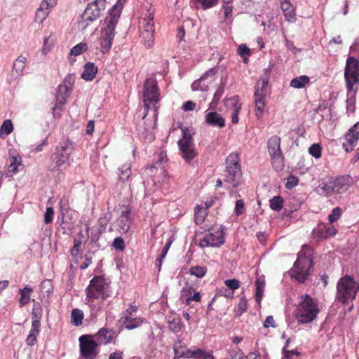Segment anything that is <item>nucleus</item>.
Masks as SVG:
<instances>
[{
    "label": "nucleus",
    "mask_w": 359,
    "mask_h": 359,
    "mask_svg": "<svg viewBox=\"0 0 359 359\" xmlns=\"http://www.w3.org/2000/svg\"><path fill=\"white\" fill-rule=\"evenodd\" d=\"M126 0H117L116 4L109 11L100 31V50L107 53L111 49L112 41L115 36V28Z\"/></svg>",
    "instance_id": "1"
},
{
    "label": "nucleus",
    "mask_w": 359,
    "mask_h": 359,
    "mask_svg": "<svg viewBox=\"0 0 359 359\" xmlns=\"http://www.w3.org/2000/svg\"><path fill=\"white\" fill-rule=\"evenodd\" d=\"M353 182V178L348 175L338 176L336 178L330 177L327 180H322L318 187V191L319 194L326 197L340 194L346 191Z\"/></svg>",
    "instance_id": "2"
},
{
    "label": "nucleus",
    "mask_w": 359,
    "mask_h": 359,
    "mask_svg": "<svg viewBox=\"0 0 359 359\" xmlns=\"http://www.w3.org/2000/svg\"><path fill=\"white\" fill-rule=\"evenodd\" d=\"M308 245L302 246L297 259L290 270V275L301 283L305 282L309 276L310 269L313 266V259Z\"/></svg>",
    "instance_id": "3"
},
{
    "label": "nucleus",
    "mask_w": 359,
    "mask_h": 359,
    "mask_svg": "<svg viewBox=\"0 0 359 359\" xmlns=\"http://www.w3.org/2000/svg\"><path fill=\"white\" fill-rule=\"evenodd\" d=\"M224 175V182L231 184L233 188L241 184L242 171L238 154L231 153L226 157Z\"/></svg>",
    "instance_id": "4"
},
{
    "label": "nucleus",
    "mask_w": 359,
    "mask_h": 359,
    "mask_svg": "<svg viewBox=\"0 0 359 359\" xmlns=\"http://www.w3.org/2000/svg\"><path fill=\"white\" fill-rule=\"evenodd\" d=\"M319 311L314 300L309 294H304L296 309V319L302 324L309 323L316 318Z\"/></svg>",
    "instance_id": "5"
},
{
    "label": "nucleus",
    "mask_w": 359,
    "mask_h": 359,
    "mask_svg": "<svg viewBox=\"0 0 359 359\" xmlns=\"http://www.w3.org/2000/svg\"><path fill=\"white\" fill-rule=\"evenodd\" d=\"M109 287L104 276H95L86 289L88 302L90 303L96 299H106L109 297Z\"/></svg>",
    "instance_id": "6"
},
{
    "label": "nucleus",
    "mask_w": 359,
    "mask_h": 359,
    "mask_svg": "<svg viewBox=\"0 0 359 359\" xmlns=\"http://www.w3.org/2000/svg\"><path fill=\"white\" fill-rule=\"evenodd\" d=\"M106 0H95L89 3L79 21V27L86 29L94 21L97 20L106 8Z\"/></svg>",
    "instance_id": "7"
},
{
    "label": "nucleus",
    "mask_w": 359,
    "mask_h": 359,
    "mask_svg": "<svg viewBox=\"0 0 359 359\" xmlns=\"http://www.w3.org/2000/svg\"><path fill=\"white\" fill-rule=\"evenodd\" d=\"M337 290L338 299L342 304H346L348 301H351L355 298L357 292L359 290V285L352 277L346 276L339 280Z\"/></svg>",
    "instance_id": "8"
},
{
    "label": "nucleus",
    "mask_w": 359,
    "mask_h": 359,
    "mask_svg": "<svg viewBox=\"0 0 359 359\" xmlns=\"http://www.w3.org/2000/svg\"><path fill=\"white\" fill-rule=\"evenodd\" d=\"M160 99L161 94L156 80L154 78H147L143 86V102L145 110L144 116L147 114L149 109V103L153 104V109L156 114L157 107L155 104L160 101Z\"/></svg>",
    "instance_id": "9"
},
{
    "label": "nucleus",
    "mask_w": 359,
    "mask_h": 359,
    "mask_svg": "<svg viewBox=\"0 0 359 359\" xmlns=\"http://www.w3.org/2000/svg\"><path fill=\"white\" fill-rule=\"evenodd\" d=\"M74 149V143L66 139L59 143L53 156L54 165L49 166L50 171L60 170L69 159L70 155Z\"/></svg>",
    "instance_id": "10"
},
{
    "label": "nucleus",
    "mask_w": 359,
    "mask_h": 359,
    "mask_svg": "<svg viewBox=\"0 0 359 359\" xmlns=\"http://www.w3.org/2000/svg\"><path fill=\"white\" fill-rule=\"evenodd\" d=\"M182 137L177 142L180 155L186 163L191 164L193 160L198 156L195 150L192 135L187 128H182Z\"/></svg>",
    "instance_id": "11"
},
{
    "label": "nucleus",
    "mask_w": 359,
    "mask_h": 359,
    "mask_svg": "<svg viewBox=\"0 0 359 359\" xmlns=\"http://www.w3.org/2000/svg\"><path fill=\"white\" fill-rule=\"evenodd\" d=\"M139 32L141 42L147 48L154 45V22L153 14L148 12V15L142 18L139 22Z\"/></svg>",
    "instance_id": "12"
},
{
    "label": "nucleus",
    "mask_w": 359,
    "mask_h": 359,
    "mask_svg": "<svg viewBox=\"0 0 359 359\" xmlns=\"http://www.w3.org/2000/svg\"><path fill=\"white\" fill-rule=\"evenodd\" d=\"M344 76L347 90H355L353 86L359 84V64L354 57H348Z\"/></svg>",
    "instance_id": "13"
},
{
    "label": "nucleus",
    "mask_w": 359,
    "mask_h": 359,
    "mask_svg": "<svg viewBox=\"0 0 359 359\" xmlns=\"http://www.w3.org/2000/svg\"><path fill=\"white\" fill-rule=\"evenodd\" d=\"M280 137L278 135L271 137L267 142L268 151L270 154L272 163L277 164L276 169L277 170H281L283 165V153L280 149Z\"/></svg>",
    "instance_id": "14"
},
{
    "label": "nucleus",
    "mask_w": 359,
    "mask_h": 359,
    "mask_svg": "<svg viewBox=\"0 0 359 359\" xmlns=\"http://www.w3.org/2000/svg\"><path fill=\"white\" fill-rule=\"evenodd\" d=\"M268 86V81L263 79L257 83L255 91V105L256 109V116L261 118L263 115L264 109L265 107V98L266 96V90Z\"/></svg>",
    "instance_id": "15"
},
{
    "label": "nucleus",
    "mask_w": 359,
    "mask_h": 359,
    "mask_svg": "<svg viewBox=\"0 0 359 359\" xmlns=\"http://www.w3.org/2000/svg\"><path fill=\"white\" fill-rule=\"evenodd\" d=\"M81 354L85 359H95L97 356L96 348L97 343L90 335H82L79 339Z\"/></svg>",
    "instance_id": "16"
},
{
    "label": "nucleus",
    "mask_w": 359,
    "mask_h": 359,
    "mask_svg": "<svg viewBox=\"0 0 359 359\" xmlns=\"http://www.w3.org/2000/svg\"><path fill=\"white\" fill-rule=\"evenodd\" d=\"M342 147L348 153L352 151L357 146L359 140V122L354 124L344 135Z\"/></svg>",
    "instance_id": "17"
},
{
    "label": "nucleus",
    "mask_w": 359,
    "mask_h": 359,
    "mask_svg": "<svg viewBox=\"0 0 359 359\" xmlns=\"http://www.w3.org/2000/svg\"><path fill=\"white\" fill-rule=\"evenodd\" d=\"M224 243V238L222 231H217L214 233L209 232L205 235L198 243L202 248L206 247H219Z\"/></svg>",
    "instance_id": "18"
},
{
    "label": "nucleus",
    "mask_w": 359,
    "mask_h": 359,
    "mask_svg": "<svg viewBox=\"0 0 359 359\" xmlns=\"http://www.w3.org/2000/svg\"><path fill=\"white\" fill-rule=\"evenodd\" d=\"M154 163L149 167L151 174L164 175L165 172V165L168 161L167 154L164 151L159 153L154 158Z\"/></svg>",
    "instance_id": "19"
},
{
    "label": "nucleus",
    "mask_w": 359,
    "mask_h": 359,
    "mask_svg": "<svg viewBox=\"0 0 359 359\" xmlns=\"http://www.w3.org/2000/svg\"><path fill=\"white\" fill-rule=\"evenodd\" d=\"M130 215V210L126 209L122 212L121 215L116 220L114 227L120 233H126L129 230L131 225Z\"/></svg>",
    "instance_id": "20"
},
{
    "label": "nucleus",
    "mask_w": 359,
    "mask_h": 359,
    "mask_svg": "<svg viewBox=\"0 0 359 359\" xmlns=\"http://www.w3.org/2000/svg\"><path fill=\"white\" fill-rule=\"evenodd\" d=\"M205 123L212 127L224 128L225 126V120L216 111L207 112L205 114Z\"/></svg>",
    "instance_id": "21"
},
{
    "label": "nucleus",
    "mask_w": 359,
    "mask_h": 359,
    "mask_svg": "<svg viewBox=\"0 0 359 359\" xmlns=\"http://www.w3.org/2000/svg\"><path fill=\"white\" fill-rule=\"evenodd\" d=\"M114 332L107 328H101L95 335L100 344L107 345L111 343L114 339Z\"/></svg>",
    "instance_id": "22"
},
{
    "label": "nucleus",
    "mask_w": 359,
    "mask_h": 359,
    "mask_svg": "<svg viewBox=\"0 0 359 359\" xmlns=\"http://www.w3.org/2000/svg\"><path fill=\"white\" fill-rule=\"evenodd\" d=\"M97 73V67L93 62H88L83 67V71L81 74V78L86 81H93Z\"/></svg>",
    "instance_id": "23"
},
{
    "label": "nucleus",
    "mask_w": 359,
    "mask_h": 359,
    "mask_svg": "<svg viewBox=\"0 0 359 359\" xmlns=\"http://www.w3.org/2000/svg\"><path fill=\"white\" fill-rule=\"evenodd\" d=\"M187 355H188V358L215 359L212 351H206L201 348H197L195 350L187 349Z\"/></svg>",
    "instance_id": "24"
},
{
    "label": "nucleus",
    "mask_w": 359,
    "mask_h": 359,
    "mask_svg": "<svg viewBox=\"0 0 359 359\" xmlns=\"http://www.w3.org/2000/svg\"><path fill=\"white\" fill-rule=\"evenodd\" d=\"M281 9L284 13L285 19L290 22H293L296 20V15L294 8L289 0H282Z\"/></svg>",
    "instance_id": "25"
},
{
    "label": "nucleus",
    "mask_w": 359,
    "mask_h": 359,
    "mask_svg": "<svg viewBox=\"0 0 359 359\" xmlns=\"http://www.w3.org/2000/svg\"><path fill=\"white\" fill-rule=\"evenodd\" d=\"M27 58L22 55H20L13 64L12 74L16 77L21 76L25 68Z\"/></svg>",
    "instance_id": "26"
},
{
    "label": "nucleus",
    "mask_w": 359,
    "mask_h": 359,
    "mask_svg": "<svg viewBox=\"0 0 359 359\" xmlns=\"http://www.w3.org/2000/svg\"><path fill=\"white\" fill-rule=\"evenodd\" d=\"M32 292L33 289L29 286H26L19 290V294H20L19 304L20 307L24 306L30 302V295Z\"/></svg>",
    "instance_id": "27"
},
{
    "label": "nucleus",
    "mask_w": 359,
    "mask_h": 359,
    "mask_svg": "<svg viewBox=\"0 0 359 359\" xmlns=\"http://www.w3.org/2000/svg\"><path fill=\"white\" fill-rule=\"evenodd\" d=\"M40 325H36V323H32V328L29 331V335L26 339V344L29 346H32L36 343V336L39 334L40 332Z\"/></svg>",
    "instance_id": "28"
},
{
    "label": "nucleus",
    "mask_w": 359,
    "mask_h": 359,
    "mask_svg": "<svg viewBox=\"0 0 359 359\" xmlns=\"http://www.w3.org/2000/svg\"><path fill=\"white\" fill-rule=\"evenodd\" d=\"M256 292H255V300L259 304L262 301V298L264 294V290L265 287V280L262 277H259L255 281Z\"/></svg>",
    "instance_id": "29"
},
{
    "label": "nucleus",
    "mask_w": 359,
    "mask_h": 359,
    "mask_svg": "<svg viewBox=\"0 0 359 359\" xmlns=\"http://www.w3.org/2000/svg\"><path fill=\"white\" fill-rule=\"evenodd\" d=\"M310 79L306 75H302L299 77L294 78L290 81V86L294 88H302L306 83H309Z\"/></svg>",
    "instance_id": "30"
},
{
    "label": "nucleus",
    "mask_w": 359,
    "mask_h": 359,
    "mask_svg": "<svg viewBox=\"0 0 359 359\" xmlns=\"http://www.w3.org/2000/svg\"><path fill=\"white\" fill-rule=\"evenodd\" d=\"M50 9L40 4L39 8L36 10L35 13V21L39 23L43 22L48 17Z\"/></svg>",
    "instance_id": "31"
},
{
    "label": "nucleus",
    "mask_w": 359,
    "mask_h": 359,
    "mask_svg": "<svg viewBox=\"0 0 359 359\" xmlns=\"http://www.w3.org/2000/svg\"><path fill=\"white\" fill-rule=\"evenodd\" d=\"M357 90H347L346 109L348 111H355V95Z\"/></svg>",
    "instance_id": "32"
},
{
    "label": "nucleus",
    "mask_w": 359,
    "mask_h": 359,
    "mask_svg": "<svg viewBox=\"0 0 359 359\" xmlns=\"http://www.w3.org/2000/svg\"><path fill=\"white\" fill-rule=\"evenodd\" d=\"M13 125L10 119L5 120L0 128V137L4 138L12 133Z\"/></svg>",
    "instance_id": "33"
},
{
    "label": "nucleus",
    "mask_w": 359,
    "mask_h": 359,
    "mask_svg": "<svg viewBox=\"0 0 359 359\" xmlns=\"http://www.w3.org/2000/svg\"><path fill=\"white\" fill-rule=\"evenodd\" d=\"M42 316L41 308L39 304L36 303L33 305L32 311V323H36L41 325V318Z\"/></svg>",
    "instance_id": "34"
},
{
    "label": "nucleus",
    "mask_w": 359,
    "mask_h": 359,
    "mask_svg": "<svg viewBox=\"0 0 359 359\" xmlns=\"http://www.w3.org/2000/svg\"><path fill=\"white\" fill-rule=\"evenodd\" d=\"M83 319V313L79 309H74L72 311L71 314V322L72 324L75 326H79L82 324V320Z\"/></svg>",
    "instance_id": "35"
},
{
    "label": "nucleus",
    "mask_w": 359,
    "mask_h": 359,
    "mask_svg": "<svg viewBox=\"0 0 359 359\" xmlns=\"http://www.w3.org/2000/svg\"><path fill=\"white\" fill-rule=\"evenodd\" d=\"M233 105H234L233 111L231 114V121L233 124H236L239 121L238 114L241 109V105H238V99L237 97H233L229 100Z\"/></svg>",
    "instance_id": "36"
},
{
    "label": "nucleus",
    "mask_w": 359,
    "mask_h": 359,
    "mask_svg": "<svg viewBox=\"0 0 359 359\" xmlns=\"http://www.w3.org/2000/svg\"><path fill=\"white\" fill-rule=\"evenodd\" d=\"M189 272L191 276L201 278L205 276L207 268L201 266H192L190 267Z\"/></svg>",
    "instance_id": "37"
},
{
    "label": "nucleus",
    "mask_w": 359,
    "mask_h": 359,
    "mask_svg": "<svg viewBox=\"0 0 359 359\" xmlns=\"http://www.w3.org/2000/svg\"><path fill=\"white\" fill-rule=\"evenodd\" d=\"M270 208L275 211H280L283 208V198L280 196L273 197L270 201Z\"/></svg>",
    "instance_id": "38"
},
{
    "label": "nucleus",
    "mask_w": 359,
    "mask_h": 359,
    "mask_svg": "<svg viewBox=\"0 0 359 359\" xmlns=\"http://www.w3.org/2000/svg\"><path fill=\"white\" fill-rule=\"evenodd\" d=\"M205 79L201 76L198 80L194 81L191 84L193 90L206 91L208 90V83H205Z\"/></svg>",
    "instance_id": "39"
},
{
    "label": "nucleus",
    "mask_w": 359,
    "mask_h": 359,
    "mask_svg": "<svg viewBox=\"0 0 359 359\" xmlns=\"http://www.w3.org/2000/svg\"><path fill=\"white\" fill-rule=\"evenodd\" d=\"M290 343V339L286 341L285 346L282 349V353L283 355V359H292L293 356L299 357L301 353L297 350H287V346Z\"/></svg>",
    "instance_id": "40"
},
{
    "label": "nucleus",
    "mask_w": 359,
    "mask_h": 359,
    "mask_svg": "<svg viewBox=\"0 0 359 359\" xmlns=\"http://www.w3.org/2000/svg\"><path fill=\"white\" fill-rule=\"evenodd\" d=\"M88 46L86 43H80L74 46L70 50V55L77 56L87 50Z\"/></svg>",
    "instance_id": "41"
},
{
    "label": "nucleus",
    "mask_w": 359,
    "mask_h": 359,
    "mask_svg": "<svg viewBox=\"0 0 359 359\" xmlns=\"http://www.w3.org/2000/svg\"><path fill=\"white\" fill-rule=\"evenodd\" d=\"M131 170L130 164L123 165L121 168H120V175L119 179L122 182H125L128 180L130 176Z\"/></svg>",
    "instance_id": "42"
},
{
    "label": "nucleus",
    "mask_w": 359,
    "mask_h": 359,
    "mask_svg": "<svg viewBox=\"0 0 359 359\" xmlns=\"http://www.w3.org/2000/svg\"><path fill=\"white\" fill-rule=\"evenodd\" d=\"M143 321L144 320L141 318H134L123 326L127 330H133L140 327L143 323Z\"/></svg>",
    "instance_id": "43"
},
{
    "label": "nucleus",
    "mask_w": 359,
    "mask_h": 359,
    "mask_svg": "<svg viewBox=\"0 0 359 359\" xmlns=\"http://www.w3.org/2000/svg\"><path fill=\"white\" fill-rule=\"evenodd\" d=\"M21 165V158L18 156H12L8 168V172L12 174L18 172V165Z\"/></svg>",
    "instance_id": "44"
},
{
    "label": "nucleus",
    "mask_w": 359,
    "mask_h": 359,
    "mask_svg": "<svg viewBox=\"0 0 359 359\" xmlns=\"http://www.w3.org/2000/svg\"><path fill=\"white\" fill-rule=\"evenodd\" d=\"M72 89V88H70V86L60 84L58 86V90H57L58 94L60 95L61 97L63 100H65L67 97H68L70 95Z\"/></svg>",
    "instance_id": "45"
},
{
    "label": "nucleus",
    "mask_w": 359,
    "mask_h": 359,
    "mask_svg": "<svg viewBox=\"0 0 359 359\" xmlns=\"http://www.w3.org/2000/svg\"><path fill=\"white\" fill-rule=\"evenodd\" d=\"M247 310V299L245 297L240 299L239 303L237 306L236 316H241Z\"/></svg>",
    "instance_id": "46"
},
{
    "label": "nucleus",
    "mask_w": 359,
    "mask_h": 359,
    "mask_svg": "<svg viewBox=\"0 0 359 359\" xmlns=\"http://www.w3.org/2000/svg\"><path fill=\"white\" fill-rule=\"evenodd\" d=\"M205 210L200 208L198 205L195 209V221L196 224H201L205 220Z\"/></svg>",
    "instance_id": "47"
},
{
    "label": "nucleus",
    "mask_w": 359,
    "mask_h": 359,
    "mask_svg": "<svg viewBox=\"0 0 359 359\" xmlns=\"http://www.w3.org/2000/svg\"><path fill=\"white\" fill-rule=\"evenodd\" d=\"M40 288L42 292L49 294L53 292V285L50 280H44L41 283Z\"/></svg>",
    "instance_id": "48"
},
{
    "label": "nucleus",
    "mask_w": 359,
    "mask_h": 359,
    "mask_svg": "<svg viewBox=\"0 0 359 359\" xmlns=\"http://www.w3.org/2000/svg\"><path fill=\"white\" fill-rule=\"evenodd\" d=\"M224 285L233 291H234L240 287V281L238 279L233 278V279H227L224 281Z\"/></svg>",
    "instance_id": "49"
},
{
    "label": "nucleus",
    "mask_w": 359,
    "mask_h": 359,
    "mask_svg": "<svg viewBox=\"0 0 359 359\" xmlns=\"http://www.w3.org/2000/svg\"><path fill=\"white\" fill-rule=\"evenodd\" d=\"M342 213L341 209L339 207L334 208L331 214L329 215V221L331 224L337 222L341 217Z\"/></svg>",
    "instance_id": "50"
},
{
    "label": "nucleus",
    "mask_w": 359,
    "mask_h": 359,
    "mask_svg": "<svg viewBox=\"0 0 359 359\" xmlns=\"http://www.w3.org/2000/svg\"><path fill=\"white\" fill-rule=\"evenodd\" d=\"M168 327L169 329L174 332H178L181 330V320L179 318L172 319V320H168Z\"/></svg>",
    "instance_id": "51"
},
{
    "label": "nucleus",
    "mask_w": 359,
    "mask_h": 359,
    "mask_svg": "<svg viewBox=\"0 0 359 359\" xmlns=\"http://www.w3.org/2000/svg\"><path fill=\"white\" fill-rule=\"evenodd\" d=\"M226 359H243V353L238 348L229 350Z\"/></svg>",
    "instance_id": "52"
},
{
    "label": "nucleus",
    "mask_w": 359,
    "mask_h": 359,
    "mask_svg": "<svg viewBox=\"0 0 359 359\" xmlns=\"http://www.w3.org/2000/svg\"><path fill=\"white\" fill-rule=\"evenodd\" d=\"M309 154L316 158L321 156V147L318 144H312L309 149Z\"/></svg>",
    "instance_id": "53"
},
{
    "label": "nucleus",
    "mask_w": 359,
    "mask_h": 359,
    "mask_svg": "<svg viewBox=\"0 0 359 359\" xmlns=\"http://www.w3.org/2000/svg\"><path fill=\"white\" fill-rule=\"evenodd\" d=\"M233 293L234 292L229 288L222 287L217 292V294L212 299V302H213L217 296H222L226 298H233Z\"/></svg>",
    "instance_id": "54"
},
{
    "label": "nucleus",
    "mask_w": 359,
    "mask_h": 359,
    "mask_svg": "<svg viewBox=\"0 0 359 359\" xmlns=\"http://www.w3.org/2000/svg\"><path fill=\"white\" fill-rule=\"evenodd\" d=\"M299 179L297 177L293 175H290L285 183V188L287 189H291L297 185Z\"/></svg>",
    "instance_id": "55"
},
{
    "label": "nucleus",
    "mask_w": 359,
    "mask_h": 359,
    "mask_svg": "<svg viewBox=\"0 0 359 359\" xmlns=\"http://www.w3.org/2000/svg\"><path fill=\"white\" fill-rule=\"evenodd\" d=\"M112 246L116 250L123 251L126 247L124 240L121 237L115 238L113 241Z\"/></svg>",
    "instance_id": "56"
},
{
    "label": "nucleus",
    "mask_w": 359,
    "mask_h": 359,
    "mask_svg": "<svg viewBox=\"0 0 359 359\" xmlns=\"http://www.w3.org/2000/svg\"><path fill=\"white\" fill-rule=\"evenodd\" d=\"M198 4H201V6L203 9H207L212 7L217 2V0H194Z\"/></svg>",
    "instance_id": "57"
},
{
    "label": "nucleus",
    "mask_w": 359,
    "mask_h": 359,
    "mask_svg": "<svg viewBox=\"0 0 359 359\" xmlns=\"http://www.w3.org/2000/svg\"><path fill=\"white\" fill-rule=\"evenodd\" d=\"M53 208L51 207L47 208L44 214V222L46 224L51 223L53 222Z\"/></svg>",
    "instance_id": "58"
},
{
    "label": "nucleus",
    "mask_w": 359,
    "mask_h": 359,
    "mask_svg": "<svg viewBox=\"0 0 359 359\" xmlns=\"http://www.w3.org/2000/svg\"><path fill=\"white\" fill-rule=\"evenodd\" d=\"M250 48L244 43L241 44L238 48V54L241 57H247L250 55Z\"/></svg>",
    "instance_id": "59"
},
{
    "label": "nucleus",
    "mask_w": 359,
    "mask_h": 359,
    "mask_svg": "<svg viewBox=\"0 0 359 359\" xmlns=\"http://www.w3.org/2000/svg\"><path fill=\"white\" fill-rule=\"evenodd\" d=\"M81 241L80 240H74V245L71 249V255L72 257H76L80 252V248L81 246Z\"/></svg>",
    "instance_id": "60"
},
{
    "label": "nucleus",
    "mask_w": 359,
    "mask_h": 359,
    "mask_svg": "<svg viewBox=\"0 0 359 359\" xmlns=\"http://www.w3.org/2000/svg\"><path fill=\"white\" fill-rule=\"evenodd\" d=\"M46 145H48V137L44 138L41 143L39 144L38 145H32L31 148V151L33 153H38L39 151H41L43 149V147Z\"/></svg>",
    "instance_id": "61"
},
{
    "label": "nucleus",
    "mask_w": 359,
    "mask_h": 359,
    "mask_svg": "<svg viewBox=\"0 0 359 359\" xmlns=\"http://www.w3.org/2000/svg\"><path fill=\"white\" fill-rule=\"evenodd\" d=\"M180 345H177V344H174V351H175V358H180V357H183V358H188V355H187V350L185 351H181L180 350Z\"/></svg>",
    "instance_id": "62"
},
{
    "label": "nucleus",
    "mask_w": 359,
    "mask_h": 359,
    "mask_svg": "<svg viewBox=\"0 0 359 359\" xmlns=\"http://www.w3.org/2000/svg\"><path fill=\"white\" fill-rule=\"evenodd\" d=\"M217 72V69L215 67H212L209 69L208 71H206L201 76L205 80L208 79V78L212 79L215 74Z\"/></svg>",
    "instance_id": "63"
},
{
    "label": "nucleus",
    "mask_w": 359,
    "mask_h": 359,
    "mask_svg": "<svg viewBox=\"0 0 359 359\" xmlns=\"http://www.w3.org/2000/svg\"><path fill=\"white\" fill-rule=\"evenodd\" d=\"M244 209V203L242 200H237L236 202L235 212L237 215L243 213Z\"/></svg>",
    "instance_id": "64"
}]
</instances>
